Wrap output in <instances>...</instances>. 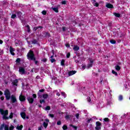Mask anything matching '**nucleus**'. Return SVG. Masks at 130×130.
<instances>
[{"mask_svg":"<svg viewBox=\"0 0 130 130\" xmlns=\"http://www.w3.org/2000/svg\"><path fill=\"white\" fill-rule=\"evenodd\" d=\"M4 112H5V110H4L3 109H0V113L2 115H3Z\"/></svg>","mask_w":130,"mask_h":130,"instance_id":"4c0bfd02","label":"nucleus"},{"mask_svg":"<svg viewBox=\"0 0 130 130\" xmlns=\"http://www.w3.org/2000/svg\"><path fill=\"white\" fill-rule=\"evenodd\" d=\"M94 7H96V8H98L99 7V4L98 3L96 2L93 4Z\"/></svg>","mask_w":130,"mask_h":130,"instance_id":"58836bf2","label":"nucleus"},{"mask_svg":"<svg viewBox=\"0 0 130 130\" xmlns=\"http://www.w3.org/2000/svg\"><path fill=\"white\" fill-rule=\"evenodd\" d=\"M65 118L66 119H70V118H71V116H70L69 115H67L65 116Z\"/></svg>","mask_w":130,"mask_h":130,"instance_id":"c03bdc74","label":"nucleus"},{"mask_svg":"<svg viewBox=\"0 0 130 130\" xmlns=\"http://www.w3.org/2000/svg\"><path fill=\"white\" fill-rule=\"evenodd\" d=\"M112 73L113 74V75H115V76H118L117 72L114 71V70L112 71Z\"/></svg>","mask_w":130,"mask_h":130,"instance_id":"c85d7f7f","label":"nucleus"},{"mask_svg":"<svg viewBox=\"0 0 130 130\" xmlns=\"http://www.w3.org/2000/svg\"><path fill=\"white\" fill-rule=\"evenodd\" d=\"M27 59L29 60H36V57L34 54V52L32 50H30L27 54Z\"/></svg>","mask_w":130,"mask_h":130,"instance_id":"f03ea898","label":"nucleus"},{"mask_svg":"<svg viewBox=\"0 0 130 130\" xmlns=\"http://www.w3.org/2000/svg\"><path fill=\"white\" fill-rule=\"evenodd\" d=\"M45 109V110H50V106H47Z\"/></svg>","mask_w":130,"mask_h":130,"instance_id":"37998d69","label":"nucleus"},{"mask_svg":"<svg viewBox=\"0 0 130 130\" xmlns=\"http://www.w3.org/2000/svg\"><path fill=\"white\" fill-rule=\"evenodd\" d=\"M114 16H115L117 18H120V14L119 13H114Z\"/></svg>","mask_w":130,"mask_h":130,"instance_id":"5701e85b","label":"nucleus"},{"mask_svg":"<svg viewBox=\"0 0 130 130\" xmlns=\"http://www.w3.org/2000/svg\"><path fill=\"white\" fill-rule=\"evenodd\" d=\"M106 7V8H108V9H113V8H114L113 5L110 3H107Z\"/></svg>","mask_w":130,"mask_h":130,"instance_id":"9b49d317","label":"nucleus"},{"mask_svg":"<svg viewBox=\"0 0 130 130\" xmlns=\"http://www.w3.org/2000/svg\"><path fill=\"white\" fill-rule=\"evenodd\" d=\"M48 94H43V98L44 99H47L48 98Z\"/></svg>","mask_w":130,"mask_h":130,"instance_id":"aec40b11","label":"nucleus"},{"mask_svg":"<svg viewBox=\"0 0 130 130\" xmlns=\"http://www.w3.org/2000/svg\"><path fill=\"white\" fill-rule=\"evenodd\" d=\"M32 97H33V99L34 98L35 99L37 98V95H36V94L34 93L32 94Z\"/></svg>","mask_w":130,"mask_h":130,"instance_id":"603ef678","label":"nucleus"},{"mask_svg":"<svg viewBox=\"0 0 130 130\" xmlns=\"http://www.w3.org/2000/svg\"><path fill=\"white\" fill-rule=\"evenodd\" d=\"M62 129L63 130L68 129V126L67 125H63V126H62Z\"/></svg>","mask_w":130,"mask_h":130,"instance_id":"c756f323","label":"nucleus"},{"mask_svg":"<svg viewBox=\"0 0 130 130\" xmlns=\"http://www.w3.org/2000/svg\"><path fill=\"white\" fill-rule=\"evenodd\" d=\"M4 95H5V98L6 100H10L11 98V102L12 103H16L17 102V99L16 96L12 94L11 96V92L8 89H6L4 92Z\"/></svg>","mask_w":130,"mask_h":130,"instance_id":"f257e3e1","label":"nucleus"},{"mask_svg":"<svg viewBox=\"0 0 130 130\" xmlns=\"http://www.w3.org/2000/svg\"><path fill=\"white\" fill-rule=\"evenodd\" d=\"M27 101L29 104H33V103L34 102V99L33 98L28 97L27 98Z\"/></svg>","mask_w":130,"mask_h":130,"instance_id":"6e6552de","label":"nucleus"},{"mask_svg":"<svg viewBox=\"0 0 130 130\" xmlns=\"http://www.w3.org/2000/svg\"><path fill=\"white\" fill-rule=\"evenodd\" d=\"M104 121H105V122H109V121H110L109 118H105L104 119Z\"/></svg>","mask_w":130,"mask_h":130,"instance_id":"bb28decb","label":"nucleus"},{"mask_svg":"<svg viewBox=\"0 0 130 130\" xmlns=\"http://www.w3.org/2000/svg\"><path fill=\"white\" fill-rule=\"evenodd\" d=\"M8 114H9V111L8 110L4 111L3 115H8Z\"/></svg>","mask_w":130,"mask_h":130,"instance_id":"7c9ffc66","label":"nucleus"},{"mask_svg":"<svg viewBox=\"0 0 130 130\" xmlns=\"http://www.w3.org/2000/svg\"><path fill=\"white\" fill-rule=\"evenodd\" d=\"M75 116H76V118H77V119H78L79 117L80 116V114H79V113L76 114Z\"/></svg>","mask_w":130,"mask_h":130,"instance_id":"49530a36","label":"nucleus"},{"mask_svg":"<svg viewBox=\"0 0 130 130\" xmlns=\"http://www.w3.org/2000/svg\"><path fill=\"white\" fill-rule=\"evenodd\" d=\"M66 56L67 58H70L71 56V53H68Z\"/></svg>","mask_w":130,"mask_h":130,"instance_id":"79ce46f5","label":"nucleus"},{"mask_svg":"<svg viewBox=\"0 0 130 130\" xmlns=\"http://www.w3.org/2000/svg\"><path fill=\"white\" fill-rule=\"evenodd\" d=\"M79 49L80 47L78 45H75L73 47V50H74V51H78V50H79Z\"/></svg>","mask_w":130,"mask_h":130,"instance_id":"4468645a","label":"nucleus"},{"mask_svg":"<svg viewBox=\"0 0 130 130\" xmlns=\"http://www.w3.org/2000/svg\"><path fill=\"white\" fill-rule=\"evenodd\" d=\"M19 72L21 75H25L26 74V71H25V69L23 67H19Z\"/></svg>","mask_w":130,"mask_h":130,"instance_id":"20e7f679","label":"nucleus"},{"mask_svg":"<svg viewBox=\"0 0 130 130\" xmlns=\"http://www.w3.org/2000/svg\"><path fill=\"white\" fill-rule=\"evenodd\" d=\"M42 61H43V62H46V61H47V59L46 58H44L42 59Z\"/></svg>","mask_w":130,"mask_h":130,"instance_id":"a18cd8bd","label":"nucleus"},{"mask_svg":"<svg viewBox=\"0 0 130 130\" xmlns=\"http://www.w3.org/2000/svg\"><path fill=\"white\" fill-rule=\"evenodd\" d=\"M7 115H4L3 116V119L4 120H8L9 119V117L7 116Z\"/></svg>","mask_w":130,"mask_h":130,"instance_id":"f3484780","label":"nucleus"},{"mask_svg":"<svg viewBox=\"0 0 130 130\" xmlns=\"http://www.w3.org/2000/svg\"><path fill=\"white\" fill-rule=\"evenodd\" d=\"M40 103L41 104H42L43 103H45V100H40Z\"/></svg>","mask_w":130,"mask_h":130,"instance_id":"e433bc0d","label":"nucleus"},{"mask_svg":"<svg viewBox=\"0 0 130 130\" xmlns=\"http://www.w3.org/2000/svg\"><path fill=\"white\" fill-rule=\"evenodd\" d=\"M122 99H123V96H122L121 95H120L118 98L119 101H122Z\"/></svg>","mask_w":130,"mask_h":130,"instance_id":"cd10ccee","label":"nucleus"},{"mask_svg":"<svg viewBox=\"0 0 130 130\" xmlns=\"http://www.w3.org/2000/svg\"><path fill=\"white\" fill-rule=\"evenodd\" d=\"M16 62H17V63H20V62H21V58H17L16 60Z\"/></svg>","mask_w":130,"mask_h":130,"instance_id":"a878e982","label":"nucleus"},{"mask_svg":"<svg viewBox=\"0 0 130 130\" xmlns=\"http://www.w3.org/2000/svg\"><path fill=\"white\" fill-rule=\"evenodd\" d=\"M13 113H11V114H10V115L9 118H10V119L13 118Z\"/></svg>","mask_w":130,"mask_h":130,"instance_id":"8fccbe9b","label":"nucleus"},{"mask_svg":"<svg viewBox=\"0 0 130 130\" xmlns=\"http://www.w3.org/2000/svg\"><path fill=\"white\" fill-rule=\"evenodd\" d=\"M31 43L32 44H37V40L34 39L33 41H31Z\"/></svg>","mask_w":130,"mask_h":130,"instance_id":"72a5a7b5","label":"nucleus"},{"mask_svg":"<svg viewBox=\"0 0 130 130\" xmlns=\"http://www.w3.org/2000/svg\"><path fill=\"white\" fill-rule=\"evenodd\" d=\"M91 120H92V118L88 119L87 120V123H90V122H91Z\"/></svg>","mask_w":130,"mask_h":130,"instance_id":"13d9d810","label":"nucleus"},{"mask_svg":"<svg viewBox=\"0 0 130 130\" xmlns=\"http://www.w3.org/2000/svg\"><path fill=\"white\" fill-rule=\"evenodd\" d=\"M61 95L62 96H63V97H64V98H66V96H67V95L66 94V92H61Z\"/></svg>","mask_w":130,"mask_h":130,"instance_id":"ea45409f","label":"nucleus"},{"mask_svg":"<svg viewBox=\"0 0 130 130\" xmlns=\"http://www.w3.org/2000/svg\"><path fill=\"white\" fill-rule=\"evenodd\" d=\"M57 125H60L61 124V121L60 120H59L57 122Z\"/></svg>","mask_w":130,"mask_h":130,"instance_id":"09e8293b","label":"nucleus"},{"mask_svg":"<svg viewBox=\"0 0 130 130\" xmlns=\"http://www.w3.org/2000/svg\"><path fill=\"white\" fill-rule=\"evenodd\" d=\"M61 66H62V67H64V59H63L61 60Z\"/></svg>","mask_w":130,"mask_h":130,"instance_id":"b1692460","label":"nucleus"},{"mask_svg":"<svg viewBox=\"0 0 130 130\" xmlns=\"http://www.w3.org/2000/svg\"><path fill=\"white\" fill-rule=\"evenodd\" d=\"M16 17H17V15H16L15 14H13L11 16V19H15V18H16Z\"/></svg>","mask_w":130,"mask_h":130,"instance_id":"2f4dec72","label":"nucleus"},{"mask_svg":"<svg viewBox=\"0 0 130 130\" xmlns=\"http://www.w3.org/2000/svg\"><path fill=\"white\" fill-rule=\"evenodd\" d=\"M66 29H67V28L66 27H62V30L63 32H65L66 31Z\"/></svg>","mask_w":130,"mask_h":130,"instance_id":"bf43d9fd","label":"nucleus"},{"mask_svg":"<svg viewBox=\"0 0 130 130\" xmlns=\"http://www.w3.org/2000/svg\"><path fill=\"white\" fill-rule=\"evenodd\" d=\"M5 125H5V123H3L1 125L0 128H1V130L4 129V127L5 128Z\"/></svg>","mask_w":130,"mask_h":130,"instance_id":"c9c22d12","label":"nucleus"},{"mask_svg":"<svg viewBox=\"0 0 130 130\" xmlns=\"http://www.w3.org/2000/svg\"><path fill=\"white\" fill-rule=\"evenodd\" d=\"M16 128L18 130H22V128H23V125H20V126L18 125Z\"/></svg>","mask_w":130,"mask_h":130,"instance_id":"6ab92c4d","label":"nucleus"},{"mask_svg":"<svg viewBox=\"0 0 130 130\" xmlns=\"http://www.w3.org/2000/svg\"><path fill=\"white\" fill-rule=\"evenodd\" d=\"M50 60L52 63H53V62H55L56 61V60L54 58L50 59Z\"/></svg>","mask_w":130,"mask_h":130,"instance_id":"473e14b6","label":"nucleus"},{"mask_svg":"<svg viewBox=\"0 0 130 130\" xmlns=\"http://www.w3.org/2000/svg\"><path fill=\"white\" fill-rule=\"evenodd\" d=\"M100 83L102 85V82H103V78H101Z\"/></svg>","mask_w":130,"mask_h":130,"instance_id":"e2e57ef3","label":"nucleus"},{"mask_svg":"<svg viewBox=\"0 0 130 130\" xmlns=\"http://www.w3.org/2000/svg\"><path fill=\"white\" fill-rule=\"evenodd\" d=\"M26 28L27 29V32L29 33V32L31 31V29H30V26L29 25H26L25 26Z\"/></svg>","mask_w":130,"mask_h":130,"instance_id":"a211bd4d","label":"nucleus"},{"mask_svg":"<svg viewBox=\"0 0 130 130\" xmlns=\"http://www.w3.org/2000/svg\"><path fill=\"white\" fill-rule=\"evenodd\" d=\"M56 96H58V97H59V96H60V93H59V92H57L56 93Z\"/></svg>","mask_w":130,"mask_h":130,"instance_id":"0e129e2a","label":"nucleus"},{"mask_svg":"<svg viewBox=\"0 0 130 130\" xmlns=\"http://www.w3.org/2000/svg\"><path fill=\"white\" fill-rule=\"evenodd\" d=\"M15 48H13L12 46H10L9 48V51L11 54V55H15V53L14 52L15 51Z\"/></svg>","mask_w":130,"mask_h":130,"instance_id":"0eeeda50","label":"nucleus"},{"mask_svg":"<svg viewBox=\"0 0 130 130\" xmlns=\"http://www.w3.org/2000/svg\"><path fill=\"white\" fill-rule=\"evenodd\" d=\"M46 36H48V37H50V34L49 32H46Z\"/></svg>","mask_w":130,"mask_h":130,"instance_id":"6e6d98bb","label":"nucleus"},{"mask_svg":"<svg viewBox=\"0 0 130 130\" xmlns=\"http://www.w3.org/2000/svg\"><path fill=\"white\" fill-rule=\"evenodd\" d=\"M38 29V26L34 27V31H36Z\"/></svg>","mask_w":130,"mask_h":130,"instance_id":"680f3d73","label":"nucleus"},{"mask_svg":"<svg viewBox=\"0 0 130 130\" xmlns=\"http://www.w3.org/2000/svg\"><path fill=\"white\" fill-rule=\"evenodd\" d=\"M66 47H70V44H66Z\"/></svg>","mask_w":130,"mask_h":130,"instance_id":"338daca9","label":"nucleus"},{"mask_svg":"<svg viewBox=\"0 0 130 130\" xmlns=\"http://www.w3.org/2000/svg\"><path fill=\"white\" fill-rule=\"evenodd\" d=\"M44 91H45V89H42L41 90H39V91H38V95L40 98H41V97H42V96L40 94V93H43Z\"/></svg>","mask_w":130,"mask_h":130,"instance_id":"f8f14e48","label":"nucleus"},{"mask_svg":"<svg viewBox=\"0 0 130 130\" xmlns=\"http://www.w3.org/2000/svg\"><path fill=\"white\" fill-rule=\"evenodd\" d=\"M20 116H21L23 119H26V113L25 112H21L20 113Z\"/></svg>","mask_w":130,"mask_h":130,"instance_id":"ddd939ff","label":"nucleus"},{"mask_svg":"<svg viewBox=\"0 0 130 130\" xmlns=\"http://www.w3.org/2000/svg\"><path fill=\"white\" fill-rule=\"evenodd\" d=\"M62 5H67V1H63L61 2Z\"/></svg>","mask_w":130,"mask_h":130,"instance_id":"864d4df0","label":"nucleus"},{"mask_svg":"<svg viewBox=\"0 0 130 130\" xmlns=\"http://www.w3.org/2000/svg\"><path fill=\"white\" fill-rule=\"evenodd\" d=\"M49 116H50L52 118H53V117H54V115H53V114H49Z\"/></svg>","mask_w":130,"mask_h":130,"instance_id":"5fc2aeb1","label":"nucleus"},{"mask_svg":"<svg viewBox=\"0 0 130 130\" xmlns=\"http://www.w3.org/2000/svg\"><path fill=\"white\" fill-rule=\"evenodd\" d=\"M76 73H77V71H74V70L69 71L68 72L69 76L71 77V76H73V75H75V74H76Z\"/></svg>","mask_w":130,"mask_h":130,"instance_id":"9d476101","label":"nucleus"},{"mask_svg":"<svg viewBox=\"0 0 130 130\" xmlns=\"http://www.w3.org/2000/svg\"><path fill=\"white\" fill-rule=\"evenodd\" d=\"M115 70L118 72H119V71H120V66L118 65H117L116 66H115Z\"/></svg>","mask_w":130,"mask_h":130,"instance_id":"412c9836","label":"nucleus"},{"mask_svg":"<svg viewBox=\"0 0 130 130\" xmlns=\"http://www.w3.org/2000/svg\"><path fill=\"white\" fill-rule=\"evenodd\" d=\"M4 129L5 130H9V126L8 125H5L4 127Z\"/></svg>","mask_w":130,"mask_h":130,"instance_id":"a19ab883","label":"nucleus"},{"mask_svg":"<svg viewBox=\"0 0 130 130\" xmlns=\"http://www.w3.org/2000/svg\"><path fill=\"white\" fill-rule=\"evenodd\" d=\"M87 101L89 103L91 102V98L90 97L87 98Z\"/></svg>","mask_w":130,"mask_h":130,"instance_id":"4d7b16f0","label":"nucleus"},{"mask_svg":"<svg viewBox=\"0 0 130 130\" xmlns=\"http://www.w3.org/2000/svg\"><path fill=\"white\" fill-rule=\"evenodd\" d=\"M43 125L44 127H45V128H46V127H47V126H48V123L44 122Z\"/></svg>","mask_w":130,"mask_h":130,"instance_id":"4be33fe9","label":"nucleus"},{"mask_svg":"<svg viewBox=\"0 0 130 130\" xmlns=\"http://www.w3.org/2000/svg\"><path fill=\"white\" fill-rule=\"evenodd\" d=\"M91 2H92L93 5H94L95 3H96V0H92Z\"/></svg>","mask_w":130,"mask_h":130,"instance_id":"69168bd1","label":"nucleus"},{"mask_svg":"<svg viewBox=\"0 0 130 130\" xmlns=\"http://www.w3.org/2000/svg\"><path fill=\"white\" fill-rule=\"evenodd\" d=\"M72 126L73 128H74L75 130H77V129L78 128V127H77V126L72 125Z\"/></svg>","mask_w":130,"mask_h":130,"instance_id":"3c124183","label":"nucleus"},{"mask_svg":"<svg viewBox=\"0 0 130 130\" xmlns=\"http://www.w3.org/2000/svg\"><path fill=\"white\" fill-rule=\"evenodd\" d=\"M52 10H53V11H54V12H55V13H58V8L57 7L56 8L52 7Z\"/></svg>","mask_w":130,"mask_h":130,"instance_id":"dca6fc26","label":"nucleus"},{"mask_svg":"<svg viewBox=\"0 0 130 130\" xmlns=\"http://www.w3.org/2000/svg\"><path fill=\"white\" fill-rule=\"evenodd\" d=\"M89 60L90 61V63L87 64L88 69H89V68H92V67H93V64L94 63V60H93L91 58H89Z\"/></svg>","mask_w":130,"mask_h":130,"instance_id":"423d86ee","label":"nucleus"},{"mask_svg":"<svg viewBox=\"0 0 130 130\" xmlns=\"http://www.w3.org/2000/svg\"><path fill=\"white\" fill-rule=\"evenodd\" d=\"M19 98V101L21 102H24V101H26V96L23 95L22 93L20 94Z\"/></svg>","mask_w":130,"mask_h":130,"instance_id":"39448f33","label":"nucleus"},{"mask_svg":"<svg viewBox=\"0 0 130 130\" xmlns=\"http://www.w3.org/2000/svg\"><path fill=\"white\" fill-rule=\"evenodd\" d=\"M110 43L112 44H115L116 43V40H110Z\"/></svg>","mask_w":130,"mask_h":130,"instance_id":"393cba45","label":"nucleus"},{"mask_svg":"<svg viewBox=\"0 0 130 130\" xmlns=\"http://www.w3.org/2000/svg\"><path fill=\"white\" fill-rule=\"evenodd\" d=\"M45 120L46 121V122H49V119H45Z\"/></svg>","mask_w":130,"mask_h":130,"instance_id":"774afa93","label":"nucleus"},{"mask_svg":"<svg viewBox=\"0 0 130 130\" xmlns=\"http://www.w3.org/2000/svg\"><path fill=\"white\" fill-rule=\"evenodd\" d=\"M102 124H101V122H100V121H96L95 122V130H100L101 129V125Z\"/></svg>","mask_w":130,"mask_h":130,"instance_id":"7ed1b4c3","label":"nucleus"},{"mask_svg":"<svg viewBox=\"0 0 130 130\" xmlns=\"http://www.w3.org/2000/svg\"><path fill=\"white\" fill-rule=\"evenodd\" d=\"M109 27H111L112 26V22H109L108 23Z\"/></svg>","mask_w":130,"mask_h":130,"instance_id":"052dcab7","label":"nucleus"},{"mask_svg":"<svg viewBox=\"0 0 130 130\" xmlns=\"http://www.w3.org/2000/svg\"><path fill=\"white\" fill-rule=\"evenodd\" d=\"M18 79H15L12 82L13 86H18Z\"/></svg>","mask_w":130,"mask_h":130,"instance_id":"2eb2a0df","label":"nucleus"},{"mask_svg":"<svg viewBox=\"0 0 130 130\" xmlns=\"http://www.w3.org/2000/svg\"><path fill=\"white\" fill-rule=\"evenodd\" d=\"M14 128H15V127H14L13 125H11L10 127L9 128V130H14Z\"/></svg>","mask_w":130,"mask_h":130,"instance_id":"de8ad7c7","label":"nucleus"},{"mask_svg":"<svg viewBox=\"0 0 130 130\" xmlns=\"http://www.w3.org/2000/svg\"><path fill=\"white\" fill-rule=\"evenodd\" d=\"M16 14L17 15V17H18L19 19H21L22 18V15L23 13L21 12V11H15Z\"/></svg>","mask_w":130,"mask_h":130,"instance_id":"1a4fd4ad","label":"nucleus"},{"mask_svg":"<svg viewBox=\"0 0 130 130\" xmlns=\"http://www.w3.org/2000/svg\"><path fill=\"white\" fill-rule=\"evenodd\" d=\"M42 15H44V16H45V15H46V14H47V12L45 10H43L42 12Z\"/></svg>","mask_w":130,"mask_h":130,"instance_id":"f704fd0d","label":"nucleus"}]
</instances>
